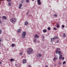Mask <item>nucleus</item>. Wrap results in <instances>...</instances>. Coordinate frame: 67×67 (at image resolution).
<instances>
[{"instance_id":"3c124183","label":"nucleus","mask_w":67,"mask_h":67,"mask_svg":"<svg viewBox=\"0 0 67 67\" xmlns=\"http://www.w3.org/2000/svg\"><path fill=\"white\" fill-rule=\"evenodd\" d=\"M31 16L30 15H29V16Z\"/></svg>"},{"instance_id":"7c9ffc66","label":"nucleus","mask_w":67,"mask_h":67,"mask_svg":"<svg viewBox=\"0 0 67 67\" xmlns=\"http://www.w3.org/2000/svg\"><path fill=\"white\" fill-rule=\"evenodd\" d=\"M13 41H15V39L14 38H13Z\"/></svg>"},{"instance_id":"79ce46f5","label":"nucleus","mask_w":67,"mask_h":67,"mask_svg":"<svg viewBox=\"0 0 67 67\" xmlns=\"http://www.w3.org/2000/svg\"><path fill=\"white\" fill-rule=\"evenodd\" d=\"M62 59L63 60H64V57H63L62 58Z\"/></svg>"},{"instance_id":"6e6552de","label":"nucleus","mask_w":67,"mask_h":67,"mask_svg":"<svg viewBox=\"0 0 67 67\" xmlns=\"http://www.w3.org/2000/svg\"><path fill=\"white\" fill-rule=\"evenodd\" d=\"M26 60L25 59H24L23 60V63L24 64H25V63H26Z\"/></svg>"},{"instance_id":"6ab92c4d","label":"nucleus","mask_w":67,"mask_h":67,"mask_svg":"<svg viewBox=\"0 0 67 67\" xmlns=\"http://www.w3.org/2000/svg\"><path fill=\"white\" fill-rule=\"evenodd\" d=\"M43 32L44 33H45V32H46V29L43 30Z\"/></svg>"},{"instance_id":"de8ad7c7","label":"nucleus","mask_w":67,"mask_h":67,"mask_svg":"<svg viewBox=\"0 0 67 67\" xmlns=\"http://www.w3.org/2000/svg\"><path fill=\"white\" fill-rule=\"evenodd\" d=\"M29 13H27V15H28V14H29Z\"/></svg>"},{"instance_id":"20e7f679","label":"nucleus","mask_w":67,"mask_h":67,"mask_svg":"<svg viewBox=\"0 0 67 67\" xmlns=\"http://www.w3.org/2000/svg\"><path fill=\"white\" fill-rule=\"evenodd\" d=\"M37 4L39 5H41V2L40 0H38L37 1Z\"/></svg>"},{"instance_id":"9b49d317","label":"nucleus","mask_w":67,"mask_h":67,"mask_svg":"<svg viewBox=\"0 0 67 67\" xmlns=\"http://www.w3.org/2000/svg\"><path fill=\"white\" fill-rule=\"evenodd\" d=\"M17 31L19 33H20L21 32V30L19 29Z\"/></svg>"},{"instance_id":"412c9836","label":"nucleus","mask_w":67,"mask_h":67,"mask_svg":"<svg viewBox=\"0 0 67 67\" xmlns=\"http://www.w3.org/2000/svg\"><path fill=\"white\" fill-rule=\"evenodd\" d=\"M36 38H35L34 40V41L35 43L36 42Z\"/></svg>"},{"instance_id":"37998d69","label":"nucleus","mask_w":67,"mask_h":67,"mask_svg":"<svg viewBox=\"0 0 67 67\" xmlns=\"http://www.w3.org/2000/svg\"><path fill=\"white\" fill-rule=\"evenodd\" d=\"M19 54H20V55H22V53H19Z\"/></svg>"},{"instance_id":"5701e85b","label":"nucleus","mask_w":67,"mask_h":67,"mask_svg":"<svg viewBox=\"0 0 67 67\" xmlns=\"http://www.w3.org/2000/svg\"><path fill=\"white\" fill-rule=\"evenodd\" d=\"M59 27V24H58V25L56 27L57 28H58V27Z\"/></svg>"},{"instance_id":"0eeeda50","label":"nucleus","mask_w":67,"mask_h":67,"mask_svg":"<svg viewBox=\"0 0 67 67\" xmlns=\"http://www.w3.org/2000/svg\"><path fill=\"white\" fill-rule=\"evenodd\" d=\"M2 19L3 20H7V17L5 16H3L2 18Z\"/></svg>"},{"instance_id":"8fccbe9b","label":"nucleus","mask_w":67,"mask_h":67,"mask_svg":"<svg viewBox=\"0 0 67 67\" xmlns=\"http://www.w3.org/2000/svg\"><path fill=\"white\" fill-rule=\"evenodd\" d=\"M32 1H34V0H32Z\"/></svg>"},{"instance_id":"2f4dec72","label":"nucleus","mask_w":67,"mask_h":67,"mask_svg":"<svg viewBox=\"0 0 67 67\" xmlns=\"http://www.w3.org/2000/svg\"><path fill=\"white\" fill-rule=\"evenodd\" d=\"M54 29L55 30H57V29L55 27H54Z\"/></svg>"},{"instance_id":"603ef678","label":"nucleus","mask_w":67,"mask_h":67,"mask_svg":"<svg viewBox=\"0 0 67 67\" xmlns=\"http://www.w3.org/2000/svg\"><path fill=\"white\" fill-rule=\"evenodd\" d=\"M59 64H60V63H59Z\"/></svg>"},{"instance_id":"bb28decb","label":"nucleus","mask_w":67,"mask_h":67,"mask_svg":"<svg viewBox=\"0 0 67 67\" xmlns=\"http://www.w3.org/2000/svg\"><path fill=\"white\" fill-rule=\"evenodd\" d=\"M30 0H26V2L27 3H28L29 2Z\"/></svg>"},{"instance_id":"f8f14e48","label":"nucleus","mask_w":67,"mask_h":67,"mask_svg":"<svg viewBox=\"0 0 67 67\" xmlns=\"http://www.w3.org/2000/svg\"><path fill=\"white\" fill-rule=\"evenodd\" d=\"M27 24H28V22H27V21H25V25H27Z\"/></svg>"},{"instance_id":"f257e3e1","label":"nucleus","mask_w":67,"mask_h":67,"mask_svg":"<svg viewBox=\"0 0 67 67\" xmlns=\"http://www.w3.org/2000/svg\"><path fill=\"white\" fill-rule=\"evenodd\" d=\"M33 50L32 49L29 48L28 49L27 53L28 54H30L32 52Z\"/></svg>"},{"instance_id":"cd10ccee","label":"nucleus","mask_w":67,"mask_h":67,"mask_svg":"<svg viewBox=\"0 0 67 67\" xmlns=\"http://www.w3.org/2000/svg\"><path fill=\"white\" fill-rule=\"evenodd\" d=\"M54 16H55V17H57L58 16L56 14L54 15Z\"/></svg>"},{"instance_id":"e433bc0d","label":"nucleus","mask_w":67,"mask_h":67,"mask_svg":"<svg viewBox=\"0 0 67 67\" xmlns=\"http://www.w3.org/2000/svg\"><path fill=\"white\" fill-rule=\"evenodd\" d=\"M62 27H65V26H64V25H63L62 26Z\"/></svg>"},{"instance_id":"4468645a","label":"nucleus","mask_w":67,"mask_h":67,"mask_svg":"<svg viewBox=\"0 0 67 67\" xmlns=\"http://www.w3.org/2000/svg\"><path fill=\"white\" fill-rule=\"evenodd\" d=\"M15 61V60H14V59H10V62H14Z\"/></svg>"},{"instance_id":"c9c22d12","label":"nucleus","mask_w":67,"mask_h":67,"mask_svg":"<svg viewBox=\"0 0 67 67\" xmlns=\"http://www.w3.org/2000/svg\"><path fill=\"white\" fill-rule=\"evenodd\" d=\"M8 1V2H10L11 0H7Z\"/></svg>"},{"instance_id":"423d86ee","label":"nucleus","mask_w":67,"mask_h":67,"mask_svg":"<svg viewBox=\"0 0 67 67\" xmlns=\"http://www.w3.org/2000/svg\"><path fill=\"white\" fill-rule=\"evenodd\" d=\"M34 37L35 38H38L39 37L36 34L35 36Z\"/></svg>"},{"instance_id":"7ed1b4c3","label":"nucleus","mask_w":67,"mask_h":67,"mask_svg":"<svg viewBox=\"0 0 67 67\" xmlns=\"http://www.w3.org/2000/svg\"><path fill=\"white\" fill-rule=\"evenodd\" d=\"M26 32H23L22 34V37L23 38H25V36L26 35Z\"/></svg>"},{"instance_id":"c03bdc74","label":"nucleus","mask_w":67,"mask_h":67,"mask_svg":"<svg viewBox=\"0 0 67 67\" xmlns=\"http://www.w3.org/2000/svg\"><path fill=\"white\" fill-rule=\"evenodd\" d=\"M40 41H37V42L38 43H40Z\"/></svg>"},{"instance_id":"a211bd4d","label":"nucleus","mask_w":67,"mask_h":67,"mask_svg":"<svg viewBox=\"0 0 67 67\" xmlns=\"http://www.w3.org/2000/svg\"><path fill=\"white\" fill-rule=\"evenodd\" d=\"M24 2V0H21V3H23Z\"/></svg>"},{"instance_id":"49530a36","label":"nucleus","mask_w":67,"mask_h":67,"mask_svg":"<svg viewBox=\"0 0 67 67\" xmlns=\"http://www.w3.org/2000/svg\"><path fill=\"white\" fill-rule=\"evenodd\" d=\"M1 64V62L0 61V64Z\"/></svg>"},{"instance_id":"f3484780","label":"nucleus","mask_w":67,"mask_h":67,"mask_svg":"<svg viewBox=\"0 0 67 67\" xmlns=\"http://www.w3.org/2000/svg\"><path fill=\"white\" fill-rule=\"evenodd\" d=\"M63 37H66V34H65L64 33H63Z\"/></svg>"},{"instance_id":"aec40b11","label":"nucleus","mask_w":67,"mask_h":67,"mask_svg":"<svg viewBox=\"0 0 67 67\" xmlns=\"http://www.w3.org/2000/svg\"><path fill=\"white\" fill-rule=\"evenodd\" d=\"M2 30H0V34H2Z\"/></svg>"},{"instance_id":"09e8293b","label":"nucleus","mask_w":67,"mask_h":67,"mask_svg":"<svg viewBox=\"0 0 67 67\" xmlns=\"http://www.w3.org/2000/svg\"><path fill=\"white\" fill-rule=\"evenodd\" d=\"M0 46H1V43H0Z\"/></svg>"},{"instance_id":"9d476101","label":"nucleus","mask_w":67,"mask_h":67,"mask_svg":"<svg viewBox=\"0 0 67 67\" xmlns=\"http://www.w3.org/2000/svg\"><path fill=\"white\" fill-rule=\"evenodd\" d=\"M37 56L38 57H42V55H41V54H39L37 55Z\"/></svg>"},{"instance_id":"58836bf2","label":"nucleus","mask_w":67,"mask_h":67,"mask_svg":"<svg viewBox=\"0 0 67 67\" xmlns=\"http://www.w3.org/2000/svg\"><path fill=\"white\" fill-rule=\"evenodd\" d=\"M2 41V40H1V39L0 38V42H1Z\"/></svg>"},{"instance_id":"c756f323","label":"nucleus","mask_w":67,"mask_h":67,"mask_svg":"<svg viewBox=\"0 0 67 67\" xmlns=\"http://www.w3.org/2000/svg\"><path fill=\"white\" fill-rule=\"evenodd\" d=\"M55 57L56 59H57V58H58V56H57V55H56Z\"/></svg>"},{"instance_id":"72a5a7b5","label":"nucleus","mask_w":67,"mask_h":67,"mask_svg":"<svg viewBox=\"0 0 67 67\" xmlns=\"http://www.w3.org/2000/svg\"><path fill=\"white\" fill-rule=\"evenodd\" d=\"M57 43H59V40H58V41H57Z\"/></svg>"},{"instance_id":"393cba45","label":"nucleus","mask_w":67,"mask_h":67,"mask_svg":"<svg viewBox=\"0 0 67 67\" xmlns=\"http://www.w3.org/2000/svg\"><path fill=\"white\" fill-rule=\"evenodd\" d=\"M12 47H14V44H12Z\"/></svg>"},{"instance_id":"39448f33","label":"nucleus","mask_w":67,"mask_h":67,"mask_svg":"<svg viewBox=\"0 0 67 67\" xmlns=\"http://www.w3.org/2000/svg\"><path fill=\"white\" fill-rule=\"evenodd\" d=\"M22 6V4H20L19 5V9H21V7Z\"/></svg>"},{"instance_id":"ea45409f","label":"nucleus","mask_w":67,"mask_h":67,"mask_svg":"<svg viewBox=\"0 0 67 67\" xmlns=\"http://www.w3.org/2000/svg\"><path fill=\"white\" fill-rule=\"evenodd\" d=\"M1 23H2V22L1 21V20H0V24H1Z\"/></svg>"},{"instance_id":"c85d7f7f","label":"nucleus","mask_w":67,"mask_h":67,"mask_svg":"<svg viewBox=\"0 0 67 67\" xmlns=\"http://www.w3.org/2000/svg\"><path fill=\"white\" fill-rule=\"evenodd\" d=\"M47 29H48V30H51V28H50V27H48L47 28Z\"/></svg>"},{"instance_id":"4be33fe9","label":"nucleus","mask_w":67,"mask_h":67,"mask_svg":"<svg viewBox=\"0 0 67 67\" xmlns=\"http://www.w3.org/2000/svg\"><path fill=\"white\" fill-rule=\"evenodd\" d=\"M8 5L9 6H11V3H9Z\"/></svg>"},{"instance_id":"f704fd0d","label":"nucleus","mask_w":67,"mask_h":67,"mask_svg":"<svg viewBox=\"0 0 67 67\" xmlns=\"http://www.w3.org/2000/svg\"><path fill=\"white\" fill-rule=\"evenodd\" d=\"M66 63V62L64 61L63 63V64H65V63Z\"/></svg>"},{"instance_id":"1a4fd4ad","label":"nucleus","mask_w":67,"mask_h":67,"mask_svg":"<svg viewBox=\"0 0 67 67\" xmlns=\"http://www.w3.org/2000/svg\"><path fill=\"white\" fill-rule=\"evenodd\" d=\"M51 42H54V41H55V39L54 38H51Z\"/></svg>"},{"instance_id":"a18cd8bd","label":"nucleus","mask_w":67,"mask_h":67,"mask_svg":"<svg viewBox=\"0 0 67 67\" xmlns=\"http://www.w3.org/2000/svg\"><path fill=\"white\" fill-rule=\"evenodd\" d=\"M48 67V66L47 65H46L45 66V67Z\"/></svg>"},{"instance_id":"a19ab883","label":"nucleus","mask_w":67,"mask_h":67,"mask_svg":"<svg viewBox=\"0 0 67 67\" xmlns=\"http://www.w3.org/2000/svg\"><path fill=\"white\" fill-rule=\"evenodd\" d=\"M29 67H32V66H31L30 65H29Z\"/></svg>"},{"instance_id":"b1692460","label":"nucleus","mask_w":67,"mask_h":67,"mask_svg":"<svg viewBox=\"0 0 67 67\" xmlns=\"http://www.w3.org/2000/svg\"><path fill=\"white\" fill-rule=\"evenodd\" d=\"M56 53L57 54H58V53H59V52H58V51H56Z\"/></svg>"},{"instance_id":"4c0bfd02","label":"nucleus","mask_w":67,"mask_h":67,"mask_svg":"<svg viewBox=\"0 0 67 67\" xmlns=\"http://www.w3.org/2000/svg\"><path fill=\"white\" fill-rule=\"evenodd\" d=\"M55 58H54L53 59V61H55Z\"/></svg>"},{"instance_id":"dca6fc26","label":"nucleus","mask_w":67,"mask_h":67,"mask_svg":"<svg viewBox=\"0 0 67 67\" xmlns=\"http://www.w3.org/2000/svg\"><path fill=\"white\" fill-rule=\"evenodd\" d=\"M60 55V56L59 57V59H62V55Z\"/></svg>"},{"instance_id":"ddd939ff","label":"nucleus","mask_w":67,"mask_h":67,"mask_svg":"<svg viewBox=\"0 0 67 67\" xmlns=\"http://www.w3.org/2000/svg\"><path fill=\"white\" fill-rule=\"evenodd\" d=\"M59 55H61L62 54V52H61V51H59Z\"/></svg>"},{"instance_id":"f03ea898","label":"nucleus","mask_w":67,"mask_h":67,"mask_svg":"<svg viewBox=\"0 0 67 67\" xmlns=\"http://www.w3.org/2000/svg\"><path fill=\"white\" fill-rule=\"evenodd\" d=\"M10 21L13 23H14L15 22H16V19H15V18H13L12 19H10Z\"/></svg>"},{"instance_id":"2eb2a0df","label":"nucleus","mask_w":67,"mask_h":67,"mask_svg":"<svg viewBox=\"0 0 67 67\" xmlns=\"http://www.w3.org/2000/svg\"><path fill=\"white\" fill-rule=\"evenodd\" d=\"M54 39H58V37H57V36H55L54 37Z\"/></svg>"},{"instance_id":"a878e982","label":"nucleus","mask_w":67,"mask_h":67,"mask_svg":"<svg viewBox=\"0 0 67 67\" xmlns=\"http://www.w3.org/2000/svg\"><path fill=\"white\" fill-rule=\"evenodd\" d=\"M56 50L57 51H59L60 50V48H57L56 49Z\"/></svg>"},{"instance_id":"473e14b6","label":"nucleus","mask_w":67,"mask_h":67,"mask_svg":"<svg viewBox=\"0 0 67 67\" xmlns=\"http://www.w3.org/2000/svg\"><path fill=\"white\" fill-rule=\"evenodd\" d=\"M42 36L43 38H45V37H44L43 35H42Z\"/></svg>"}]
</instances>
